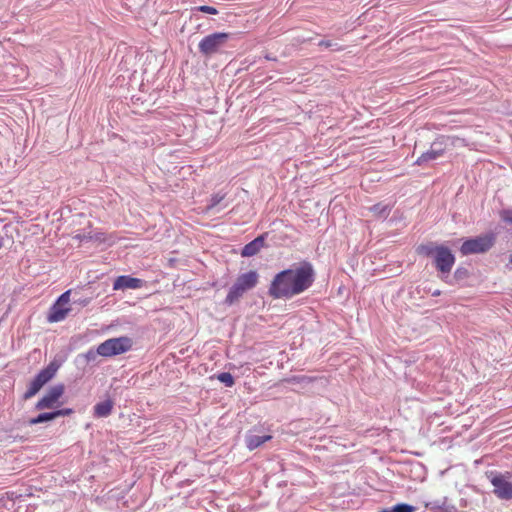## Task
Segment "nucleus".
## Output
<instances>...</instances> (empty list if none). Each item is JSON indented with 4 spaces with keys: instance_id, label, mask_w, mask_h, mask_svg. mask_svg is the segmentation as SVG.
Masks as SVG:
<instances>
[{
    "instance_id": "f3484780",
    "label": "nucleus",
    "mask_w": 512,
    "mask_h": 512,
    "mask_svg": "<svg viewBox=\"0 0 512 512\" xmlns=\"http://www.w3.org/2000/svg\"><path fill=\"white\" fill-rule=\"evenodd\" d=\"M439 246L440 245H434L433 243L422 244L417 247V253L419 255L434 258L435 255L437 254V250L439 249Z\"/></svg>"
},
{
    "instance_id": "4be33fe9",
    "label": "nucleus",
    "mask_w": 512,
    "mask_h": 512,
    "mask_svg": "<svg viewBox=\"0 0 512 512\" xmlns=\"http://www.w3.org/2000/svg\"><path fill=\"white\" fill-rule=\"evenodd\" d=\"M391 509L392 512H414L416 507L406 503H399L394 505Z\"/></svg>"
},
{
    "instance_id": "0eeeda50",
    "label": "nucleus",
    "mask_w": 512,
    "mask_h": 512,
    "mask_svg": "<svg viewBox=\"0 0 512 512\" xmlns=\"http://www.w3.org/2000/svg\"><path fill=\"white\" fill-rule=\"evenodd\" d=\"M449 140V137L442 136L434 141L431 144L430 149L422 153L421 156L417 158L415 164L422 166L441 157L446 150L447 142Z\"/></svg>"
},
{
    "instance_id": "412c9836",
    "label": "nucleus",
    "mask_w": 512,
    "mask_h": 512,
    "mask_svg": "<svg viewBox=\"0 0 512 512\" xmlns=\"http://www.w3.org/2000/svg\"><path fill=\"white\" fill-rule=\"evenodd\" d=\"M217 379L227 387L234 385V378L229 372H223L217 375Z\"/></svg>"
},
{
    "instance_id": "423d86ee",
    "label": "nucleus",
    "mask_w": 512,
    "mask_h": 512,
    "mask_svg": "<svg viewBox=\"0 0 512 512\" xmlns=\"http://www.w3.org/2000/svg\"><path fill=\"white\" fill-rule=\"evenodd\" d=\"M57 368L50 364L45 369L41 370L35 378L30 382L27 391L24 393L23 398L25 400L35 396L40 389L49 382L55 375Z\"/></svg>"
},
{
    "instance_id": "2f4dec72",
    "label": "nucleus",
    "mask_w": 512,
    "mask_h": 512,
    "mask_svg": "<svg viewBox=\"0 0 512 512\" xmlns=\"http://www.w3.org/2000/svg\"><path fill=\"white\" fill-rule=\"evenodd\" d=\"M440 294V290H435L434 292H432V296H439Z\"/></svg>"
},
{
    "instance_id": "473e14b6",
    "label": "nucleus",
    "mask_w": 512,
    "mask_h": 512,
    "mask_svg": "<svg viewBox=\"0 0 512 512\" xmlns=\"http://www.w3.org/2000/svg\"><path fill=\"white\" fill-rule=\"evenodd\" d=\"M3 246V239L0 238V248Z\"/></svg>"
},
{
    "instance_id": "f03ea898",
    "label": "nucleus",
    "mask_w": 512,
    "mask_h": 512,
    "mask_svg": "<svg viewBox=\"0 0 512 512\" xmlns=\"http://www.w3.org/2000/svg\"><path fill=\"white\" fill-rule=\"evenodd\" d=\"M259 275L257 271L251 270L246 273L240 274L233 285L230 287L228 294L225 298V304L231 306L237 303L243 295L252 290L258 284Z\"/></svg>"
},
{
    "instance_id": "cd10ccee",
    "label": "nucleus",
    "mask_w": 512,
    "mask_h": 512,
    "mask_svg": "<svg viewBox=\"0 0 512 512\" xmlns=\"http://www.w3.org/2000/svg\"><path fill=\"white\" fill-rule=\"evenodd\" d=\"M69 291L64 292L57 300L56 303L61 304H67L69 302Z\"/></svg>"
},
{
    "instance_id": "5701e85b",
    "label": "nucleus",
    "mask_w": 512,
    "mask_h": 512,
    "mask_svg": "<svg viewBox=\"0 0 512 512\" xmlns=\"http://www.w3.org/2000/svg\"><path fill=\"white\" fill-rule=\"evenodd\" d=\"M87 237L89 238V242L102 243L105 241L104 234L101 232H93L90 230L89 236Z\"/></svg>"
},
{
    "instance_id": "7ed1b4c3",
    "label": "nucleus",
    "mask_w": 512,
    "mask_h": 512,
    "mask_svg": "<svg viewBox=\"0 0 512 512\" xmlns=\"http://www.w3.org/2000/svg\"><path fill=\"white\" fill-rule=\"evenodd\" d=\"M133 346V341L127 336L110 338L98 346V353L103 357H113L129 351Z\"/></svg>"
},
{
    "instance_id": "a211bd4d",
    "label": "nucleus",
    "mask_w": 512,
    "mask_h": 512,
    "mask_svg": "<svg viewBox=\"0 0 512 512\" xmlns=\"http://www.w3.org/2000/svg\"><path fill=\"white\" fill-rule=\"evenodd\" d=\"M370 211L378 218H386L391 211V207L387 204L378 203L370 207Z\"/></svg>"
},
{
    "instance_id": "dca6fc26",
    "label": "nucleus",
    "mask_w": 512,
    "mask_h": 512,
    "mask_svg": "<svg viewBox=\"0 0 512 512\" xmlns=\"http://www.w3.org/2000/svg\"><path fill=\"white\" fill-rule=\"evenodd\" d=\"M60 412H46L41 413L37 417L31 418L28 420L29 425H36L44 422H48L51 420L56 419L57 417H60Z\"/></svg>"
},
{
    "instance_id": "f257e3e1",
    "label": "nucleus",
    "mask_w": 512,
    "mask_h": 512,
    "mask_svg": "<svg viewBox=\"0 0 512 512\" xmlns=\"http://www.w3.org/2000/svg\"><path fill=\"white\" fill-rule=\"evenodd\" d=\"M314 276V269L309 262L293 265L275 275L268 293L274 299H290L307 290L314 282Z\"/></svg>"
},
{
    "instance_id": "393cba45",
    "label": "nucleus",
    "mask_w": 512,
    "mask_h": 512,
    "mask_svg": "<svg viewBox=\"0 0 512 512\" xmlns=\"http://www.w3.org/2000/svg\"><path fill=\"white\" fill-rule=\"evenodd\" d=\"M197 10L207 13V14H212V15H215L218 13V11L215 7L207 6V5L199 6V7H197Z\"/></svg>"
},
{
    "instance_id": "9d476101",
    "label": "nucleus",
    "mask_w": 512,
    "mask_h": 512,
    "mask_svg": "<svg viewBox=\"0 0 512 512\" xmlns=\"http://www.w3.org/2000/svg\"><path fill=\"white\" fill-rule=\"evenodd\" d=\"M64 393V385L58 384L51 387L45 395L37 402L36 409H50Z\"/></svg>"
},
{
    "instance_id": "6ab92c4d",
    "label": "nucleus",
    "mask_w": 512,
    "mask_h": 512,
    "mask_svg": "<svg viewBox=\"0 0 512 512\" xmlns=\"http://www.w3.org/2000/svg\"><path fill=\"white\" fill-rule=\"evenodd\" d=\"M284 381L287 383H290V384H300L303 387H305L313 381V378L302 375V376H293V377L285 379Z\"/></svg>"
},
{
    "instance_id": "a878e982",
    "label": "nucleus",
    "mask_w": 512,
    "mask_h": 512,
    "mask_svg": "<svg viewBox=\"0 0 512 512\" xmlns=\"http://www.w3.org/2000/svg\"><path fill=\"white\" fill-rule=\"evenodd\" d=\"M501 218L504 222L512 224V209L503 210L501 212Z\"/></svg>"
},
{
    "instance_id": "2eb2a0df",
    "label": "nucleus",
    "mask_w": 512,
    "mask_h": 512,
    "mask_svg": "<svg viewBox=\"0 0 512 512\" xmlns=\"http://www.w3.org/2000/svg\"><path fill=\"white\" fill-rule=\"evenodd\" d=\"M270 435H255L250 434L246 437V445L249 450H254L261 446L264 442L270 440Z\"/></svg>"
},
{
    "instance_id": "1a4fd4ad",
    "label": "nucleus",
    "mask_w": 512,
    "mask_h": 512,
    "mask_svg": "<svg viewBox=\"0 0 512 512\" xmlns=\"http://www.w3.org/2000/svg\"><path fill=\"white\" fill-rule=\"evenodd\" d=\"M433 263L441 274L447 275L455 263V256L449 248L440 245L437 254L433 258Z\"/></svg>"
},
{
    "instance_id": "bb28decb",
    "label": "nucleus",
    "mask_w": 512,
    "mask_h": 512,
    "mask_svg": "<svg viewBox=\"0 0 512 512\" xmlns=\"http://www.w3.org/2000/svg\"><path fill=\"white\" fill-rule=\"evenodd\" d=\"M86 236H89V231L83 232V233H77L73 236V239H76L80 242H89V238Z\"/></svg>"
},
{
    "instance_id": "39448f33",
    "label": "nucleus",
    "mask_w": 512,
    "mask_h": 512,
    "mask_svg": "<svg viewBox=\"0 0 512 512\" xmlns=\"http://www.w3.org/2000/svg\"><path fill=\"white\" fill-rule=\"evenodd\" d=\"M229 36L228 33L224 32H216L205 36L198 45L200 52L207 56L218 52L226 44Z\"/></svg>"
},
{
    "instance_id": "72a5a7b5",
    "label": "nucleus",
    "mask_w": 512,
    "mask_h": 512,
    "mask_svg": "<svg viewBox=\"0 0 512 512\" xmlns=\"http://www.w3.org/2000/svg\"><path fill=\"white\" fill-rule=\"evenodd\" d=\"M510 262L512 263V255L510 256Z\"/></svg>"
},
{
    "instance_id": "20e7f679",
    "label": "nucleus",
    "mask_w": 512,
    "mask_h": 512,
    "mask_svg": "<svg viewBox=\"0 0 512 512\" xmlns=\"http://www.w3.org/2000/svg\"><path fill=\"white\" fill-rule=\"evenodd\" d=\"M494 240L495 238L491 234L468 239L463 242L460 252L463 255L484 253L494 245Z\"/></svg>"
},
{
    "instance_id": "9b49d317",
    "label": "nucleus",
    "mask_w": 512,
    "mask_h": 512,
    "mask_svg": "<svg viewBox=\"0 0 512 512\" xmlns=\"http://www.w3.org/2000/svg\"><path fill=\"white\" fill-rule=\"evenodd\" d=\"M143 281L139 278H134L128 275L118 276L114 283V290H125V289H138L141 288Z\"/></svg>"
},
{
    "instance_id": "f8f14e48",
    "label": "nucleus",
    "mask_w": 512,
    "mask_h": 512,
    "mask_svg": "<svg viewBox=\"0 0 512 512\" xmlns=\"http://www.w3.org/2000/svg\"><path fill=\"white\" fill-rule=\"evenodd\" d=\"M264 242V235L256 237L253 241L249 242L243 247L241 255L243 257H251L256 255L264 247Z\"/></svg>"
},
{
    "instance_id": "c756f323",
    "label": "nucleus",
    "mask_w": 512,
    "mask_h": 512,
    "mask_svg": "<svg viewBox=\"0 0 512 512\" xmlns=\"http://www.w3.org/2000/svg\"><path fill=\"white\" fill-rule=\"evenodd\" d=\"M56 412H60V416H65V415H69L72 413V409L70 408H66V409H61V410H57Z\"/></svg>"
},
{
    "instance_id": "b1692460",
    "label": "nucleus",
    "mask_w": 512,
    "mask_h": 512,
    "mask_svg": "<svg viewBox=\"0 0 512 512\" xmlns=\"http://www.w3.org/2000/svg\"><path fill=\"white\" fill-rule=\"evenodd\" d=\"M98 355H99V353H98V348H97L96 350L90 349L85 354H83V357L85 358V360L87 362H91V361H95Z\"/></svg>"
},
{
    "instance_id": "4468645a",
    "label": "nucleus",
    "mask_w": 512,
    "mask_h": 512,
    "mask_svg": "<svg viewBox=\"0 0 512 512\" xmlns=\"http://www.w3.org/2000/svg\"><path fill=\"white\" fill-rule=\"evenodd\" d=\"M114 402L111 399L99 402L94 406V416L98 418L108 417L112 413Z\"/></svg>"
},
{
    "instance_id": "c85d7f7f",
    "label": "nucleus",
    "mask_w": 512,
    "mask_h": 512,
    "mask_svg": "<svg viewBox=\"0 0 512 512\" xmlns=\"http://www.w3.org/2000/svg\"><path fill=\"white\" fill-rule=\"evenodd\" d=\"M467 275V271L465 269H457L455 271V277L456 278H462Z\"/></svg>"
},
{
    "instance_id": "aec40b11",
    "label": "nucleus",
    "mask_w": 512,
    "mask_h": 512,
    "mask_svg": "<svg viewBox=\"0 0 512 512\" xmlns=\"http://www.w3.org/2000/svg\"><path fill=\"white\" fill-rule=\"evenodd\" d=\"M226 194L218 192L211 196L210 202L207 205V210L215 209L225 198Z\"/></svg>"
},
{
    "instance_id": "ddd939ff",
    "label": "nucleus",
    "mask_w": 512,
    "mask_h": 512,
    "mask_svg": "<svg viewBox=\"0 0 512 512\" xmlns=\"http://www.w3.org/2000/svg\"><path fill=\"white\" fill-rule=\"evenodd\" d=\"M69 311V308H63L59 303H55L50 308L47 320L50 323L60 322L66 318Z\"/></svg>"
},
{
    "instance_id": "7c9ffc66",
    "label": "nucleus",
    "mask_w": 512,
    "mask_h": 512,
    "mask_svg": "<svg viewBox=\"0 0 512 512\" xmlns=\"http://www.w3.org/2000/svg\"><path fill=\"white\" fill-rule=\"evenodd\" d=\"M320 45L325 47H331L332 43L330 41H321Z\"/></svg>"
},
{
    "instance_id": "6e6552de",
    "label": "nucleus",
    "mask_w": 512,
    "mask_h": 512,
    "mask_svg": "<svg viewBox=\"0 0 512 512\" xmlns=\"http://www.w3.org/2000/svg\"><path fill=\"white\" fill-rule=\"evenodd\" d=\"M510 474H495L491 477V484L494 487V494L502 500L512 499V482L509 480Z\"/></svg>"
}]
</instances>
